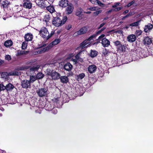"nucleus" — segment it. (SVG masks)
Wrapping results in <instances>:
<instances>
[{"instance_id":"nucleus-1","label":"nucleus","mask_w":153,"mask_h":153,"mask_svg":"<svg viewBox=\"0 0 153 153\" xmlns=\"http://www.w3.org/2000/svg\"><path fill=\"white\" fill-rule=\"evenodd\" d=\"M60 42V40L59 39H55L47 47L41 48L39 50L37 51V53H44L47 51L51 48L53 46L57 45Z\"/></svg>"},{"instance_id":"nucleus-2","label":"nucleus","mask_w":153,"mask_h":153,"mask_svg":"<svg viewBox=\"0 0 153 153\" xmlns=\"http://www.w3.org/2000/svg\"><path fill=\"white\" fill-rule=\"evenodd\" d=\"M67 19V16L64 17L62 20L59 17H54L52 20V24L54 26L58 27L64 24Z\"/></svg>"},{"instance_id":"nucleus-3","label":"nucleus","mask_w":153,"mask_h":153,"mask_svg":"<svg viewBox=\"0 0 153 153\" xmlns=\"http://www.w3.org/2000/svg\"><path fill=\"white\" fill-rule=\"evenodd\" d=\"M46 74L50 76L53 80H57L60 78V75L59 74L53 70L48 69L46 70Z\"/></svg>"},{"instance_id":"nucleus-4","label":"nucleus","mask_w":153,"mask_h":153,"mask_svg":"<svg viewBox=\"0 0 153 153\" xmlns=\"http://www.w3.org/2000/svg\"><path fill=\"white\" fill-rule=\"evenodd\" d=\"M95 36V35H93L90 37L88 39L85 40L80 45V47L82 48L89 47L90 46L92 43L93 38Z\"/></svg>"},{"instance_id":"nucleus-5","label":"nucleus","mask_w":153,"mask_h":153,"mask_svg":"<svg viewBox=\"0 0 153 153\" xmlns=\"http://www.w3.org/2000/svg\"><path fill=\"white\" fill-rule=\"evenodd\" d=\"M105 36V35L102 34L99 37L98 40L100 42L102 41V44L104 47H107L110 45V42L108 39L104 38Z\"/></svg>"},{"instance_id":"nucleus-6","label":"nucleus","mask_w":153,"mask_h":153,"mask_svg":"<svg viewBox=\"0 0 153 153\" xmlns=\"http://www.w3.org/2000/svg\"><path fill=\"white\" fill-rule=\"evenodd\" d=\"M137 56L140 58H143L146 57L147 56L145 50L141 48H138L135 51Z\"/></svg>"},{"instance_id":"nucleus-7","label":"nucleus","mask_w":153,"mask_h":153,"mask_svg":"<svg viewBox=\"0 0 153 153\" xmlns=\"http://www.w3.org/2000/svg\"><path fill=\"white\" fill-rule=\"evenodd\" d=\"M39 34L42 37L47 39V37L48 36V32L47 28L42 27L39 31Z\"/></svg>"},{"instance_id":"nucleus-8","label":"nucleus","mask_w":153,"mask_h":153,"mask_svg":"<svg viewBox=\"0 0 153 153\" xmlns=\"http://www.w3.org/2000/svg\"><path fill=\"white\" fill-rule=\"evenodd\" d=\"M85 13L83 10L80 7L77 8L75 12V15L78 17L80 19L85 18L84 13Z\"/></svg>"},{"instance_id":"nucleus-9","label":"nucleus","mask_w":153,"mask_h":153,"mask_svg":"<svg viewBox=\"0 0 153 153\" xmlns=\"http://www.w3.org/2000/svg\"><path fill=\"white\" fill-rule=\"evenodd\" d=\"M47 89L45 88L39 89L37 91L38 95L40 97L45 96L47 94Z\"/></svg>"},{"instance_id":"nucleus-10","label":"nucleus","mask_w":153,"mask_h":153,"mask_svg":"<svg viewBox=\"0 0 153 153\" xmlns=\"http://www.w3.org/2000/svg\"><path fill=\"white\" fill-rule=\"evenodd\" d=\"M79 53L77 54L75 56V59H73V57L74 55L73 53L70 54L66 58L67 60L72 61L74 62L75 64H76L77 62V60L79 58Z\"/></svg>"},{"instance_id":"nucleus-11","label":"nucleus","mask_w":153,"mask_h":153,"mask_svg":"<svg viewBox=\"0 0 153 153\" xmlns=\"http://www.w3.org/2000/svg\"><path fill=\"white\" fill-rule=\"evenodd\" d=\"M23 6L27 9H30L32 7V4L29 0H22Z\"/></svg>"},{"instance_id":"nucleus-12","label":"nucleus","mask_w":153,"mask_h":153,"mask_svg":"<svg viewBox=\"0 0 153 153\" xmlns=\"http://www.w3.org/2000/svg\"><path fill=\"white\" fill-rule=\"evenodd\" d=\"M21 86L24 88H27L30 87V83L29 81L24 80L21 82Z\"/></svg>"},{"instance_id":"nucleus-13","label":"nucleus","mask_w":153,"mask_h":153,"mask_svg":"<svg viewBox=\"0 0 153 153\" xmlns=\"http://www.w3.org/2000/svg\"><path fill=\"white\" fill-rule=\"evenodd\" d=\"M74 10V6L72 4H69L68 5L66 9V12L67 14H69L71 13Z\"/></svg>"},{"instance_id":"nucleus-14","label":"nucleus","mask_w":153,"mask_h":153,"mask_svg":"<svg viewBox=\"0 0 153 153\" xmlns=\"http://www.w3.org/2000/svg\"><path fill=\"white\" fill-rule=\"evenodd\" d=\"M87 31V28L85 27H83L80 29L79 31L75 33L77 35H80L85 33Z\"/></svg>"},{"instance_id":"nucleus-15","label":"nucleus","mask_w":153,"mask_h":153,"mask_svg":"<svg viewBox=\"0 0 153 153\" xmlns=\"http://www.w3.org/2000/svg\"><path fill=\"white\" fill-rule=\"evenodd\" d=\"M97 69L96 66L94 65H91L89 66L88 68V71L90 73L94 72Z\"/></svg>"},{"instance_id":"nucleus-16","label":"nucleus","mask_w":153,"mask_h":153,"mask_svg":"<svg viewBox=\"0 0 153 153\" xmlns=\"http://www.w3.org/2000/svg\"><path fill=\"white\" fill-rule=\"evenodd\" d=\"M136 39V36L134 34L129 35L127 38V41L130 42H132L135 41Z\"/></svg>"},{"instance_id":"nucleus-17","label":"nucleus","mask_w":153,"mask_h":153,"mask_svg":"<svg viewBox=\"0 0 153 153\" xmlns=\"http://www.w3.org/2000/svg\"><path fill=\"white\" fill-rule=\"evenodd\" d=\"M143 42L146 45H149L152 42V39L148 37H146L144 39Z\"/></svg>"},{"instance_id":"nucleus-18","label":"nucleus","mask_w":153,"mask_h":153,"mask_svg":"<svg viewBox=\"0 0 153 153\" xmlns=\"http://www.w3.org/2000/svg\"><path fill=\"white\" fill-rule=\"evenodd\" d=\"M59 6L62 7H65L68 5V0H61L59 1Z\"/></svg>"},{"instance_id":"nucleus-19","label":"nucleus","mask_w":153,"mask_h":153,"mask_svg":"<svg viewBox=\"0 0 153 153\" xmlns=\"http://www.w3.org/2000/svg\"><path fill=\"white\" fill-rule=\"evenodd\" d=\"M65 69L68 71H70L72 68V65L69 62H68L64 66Z\"/></svg>"},{"instance_id":"nucleus-20","label":"nucleus","mask_w":153,"mask_h":153,"mask_svg":"<svg viewBox=\"0 0 153 153\" xmlns=\"http://www.w3.org/2000/svg\"><path fill=\"white\" fill-rule=\"evenodd\" d=\"M153 28V25L152 24H149L148 25L145 26L144 28V31L146 32H149Z\"/></svg>"},{"instance_id":"nucleus-21","label":"nucleus","mask_w":153,"mask_h":153,"mask_svg":"<svg viewBox=\"0 0 153 153\" xmlns=\"http://www.w3.org/2000/svg\"><path fill=\"white\" fill-rule=\"evenodd\" d=\"M33 35L30 33H27L25 35V38L26 41H31L33 39Z\"/></svg>"},{"instance_id":"nucleus-22","label":"nucleus","mask_w":153,"mask_h":153,"mask_svg":"<svg viewBox=\"0 0 153 153\" xmlns=\"http://www.w3.org/2000/svg\"><path fill=\"white\" fill-rule=\"evenodd\" d=\"M61 82L65 83H66L68 81V79L66 76H62L60 78Z\"/></svg>"},{"instance_id":"nucleus-23","label":"nucleus","mask_w":153,"mask_h":153,"mask_svg":"<svg viewBox=\"0 0 153 153\" xmlns=\"http://www.w3.org/2000/svg\"><path fill=\"white\" fill-rule=\"evenodd\" d=\"M14 88V86L11 84L9 83L6 86V89L7 91L12 90Z\"/></svg>"},{"instance_id":"nucleus-24","label":"nucleus","mask_w":153,"mask_h":153,"mask_svg":"<svg viewBox=\"0 0 153 153\" xmlns=\"http://www.w3.org/2000/svg\"><path fill=\"white\" fill-rule=\"evenodd\" d=\"M13 42L12 41L8 40L6 41L4 43V46L7 47H9L12 45Z\"/></svg>"},{"instance_id":"nucleus-25","label":"nucleus","mask_w":153,"mask_h":153,"mask_svg":"<svg viewBox=\"0 0 153 153\" xmlns=\"http://www.w3.org/2000/svg\"><path fill=\"white\" fill-rule=\"evenodd\" d=\"M9 4V2L7 0L3 1L1 3V7H3V8L7 7L8 5Z\"/></svg>"},{"instance_id":"nucleus-26","label":"nucleus","mask_w":153,"mask_h":153,"mask_svg":"<svg viewBox=\"0 0 153 153\" xmlns=\"http://www.w3.org/2000/svg\"><path fill=\"white\" fill-rule=\"evenodd\" d=\"M47 10L50 13H52L55 11V9L52 6H50L47 7Z\"/></svg>"},{"instance_id":"nucleus-27","label":"nucleus","mask_w":153,"mask_h":153,"mask_svg":"<svg viewBox=\"0 0 153 153\" xmlns=\"http://www.w3.org/2000/svg\"><path fill=\"white\" fill-rule=\"evenodd\" d=\"M97 54V52L96 51L91 50V51L90 55L91 57H94L96 56Z\"/></svg>"},{"instance_id":"nucleus-28","label":"nucleus","mask_w":153,"mask_h":153,"mask_svg":"<svg viewBox=\"0 0 153 153\" xmlns=\"http://www.w3.org/2000/svg\"><path fill=\"white\" fill-rule=\"evenodd\" d=\"M117 48L119 51L122 52H125L126 50V47L124 45H121L119 47H117Z\"/></svg>"},{"instance_id":"nucleus-29","label":"nucleus","mask_w":153,"mask_h":153,"mask_svg":"<svg viewBox=\"0 0 153 153\" xmlns=\"http://www.w3.org/2000/svg\"><path fill=\"white\" fill-rule=\"evenodd\" d=\"M40 67V66L39 65H38L36 66H33L30 68V71H37L39 68Z\"/></svg>"},{"instance_id":"nucleus-30","label":"nucleus","mask_w":153,"mask_h":153,"mask_svg":"<svg viewBox=\"0 0 153 153\" xmlns=\"http://www.w3.org/2000/svg\"><path fill=\"white\" fill-rule=\"evenodd\" d=\"M19 73L16 71H11L8 74L9 76H17L19 74Z\"/></svg>"},{"instance_id":"nucleus-31","label":"nucleus","mask_w":153,"mask_h":153,"mask_svg":"<svg viewBox=\"0 0 153 153\" xmlns=\"http://www.w3.org/2000/svg\"><path fill=\"white\" fill-rule=\"evenodd\" d=\"M44 76V75L42 73H39L37 75L36 77L37 79H40L42 78Z\"/></svg>"},{"instance_id":"nucleus-32","label":"nucleus","mask_w":153,"mask_h":153,"mask_svg":"<svg viewBox=\"0 0 153 153\" xmlns=\"http://www.w3.org/2000/svg\"><path fill=\"white\" fill-rule=\"evenodd\" d=\"M85 76V74L84 73H81L77 76V79L78 81L83 79Z\"/></svg>"},{"instance_id":"nucleus-33","label":"nucleus","mask_w":153,"mask_h":153,"mask_svg":"<svg viewBox=\"0 0 153 153\" xmlns=\"http://www.w3.org/2000/svg\"><path fill=\"white\" fill-rule=\"evenodd\" d=\"M37 78L36 76H30V82H33L35 81L37 79Z\"/></svg>"},{"instance_id":"nucleus-34","label":"nucleus","mask_w":153,"mask_h":153,"mask_svg":"<svg viewBox=\"0 0 153 153\" xmlns=\"http://www.w3.org/2000/svg\"><path fill=\"white\" fill-rule=\"evenodd\" d=\"M50 19V16L48 15L45 16L43 20L47 23L49 21Z\"/></svg>"},{"instance_id":"nucleus-35","label":"nucleus","mask_w":153,"mask_h":153,"mask_svg":"<svg viewBox=\"0 0 153 153\" xmlns=\"http://www.w3.org/2000/svg\"><path fill=\"white\" fill-rule=\"evenodd\" d=\"M27 46V43L26 42H23L22 45V48L23 49H26Z\"/></svg>"},{"instance_id":"nucleus-36","label":"nucleus","mask_w":153,"mask_h":153,"mask_svg":"<svg viewBox=\"0 0 153 153\" xmlns=\"http://www.w3.org/2000/svg\"><path fill=\"white\" fill-rule=\"evenodd\" d=\"M139 21H138L134 23H132L130 25V26H137L138 25V24Z\"/></svg>"},{"instance_id":"nucleus-37","label":"nucleus","mask_w":153,"mask_h":153,"mask_svg":"<svg viewBox=\"0 0 153 153\" xmlns=\"http://www.w3.org/2000/svg\"><path fill=\"white\" fill-rule=\"evenodd\" d=\"M6 89V86H4L2 84H0V91H3Z\"/></svg>"},{"instance_id":"nucleus-38","label":"nucleus","mask_w":153,"mask_h":153,"mask_svg":"<svg viewBox=\"0 0 153 153\" xmlns=\"http://www.w3.org/2000/svg\"><path fill=\"white\" fill-rule=\"evenodd\" d=\"M142 33V32L141 30H137L136 31L135 34L137 36H139L141 35Z\"/></svg>"},{"instance_id":"nucleus-39","label":"nucleus","mask_w":153,"mask_h":153,"mask_svg":"<svg viewBox=\"0 0 153 153\" xmlns=\"http://www.w3.org/2000/svg\"><path fill=\"white\" fill-rule=\"evenodd\" d=\"M114 43L115 45L117 46V47H119L121 45L120 42L118 41L114 42Z\"/></svg>"},{"instance_id":"nucleus-40","label":"nucleus","mask_w":153,"mask_h":153,"mask_svg":"<svg viewBox=\"0 0 153 153\" xmlns=\"http://www.w3.org/2000/svg\"><path fill=\"white\" fill-rule=\"evenodd\" d=\"M54 33V31H52L51 32L50 34H49V33H48V36L47 37V40L50 38L53 35Z\"/></svg>"},{"instance_id":"nucleus-41","label":"nucleus","mask_w":153,"mask_h":153,"mask_svg":"<svg viewBox=\"0 0 153 153\" xmlns=\"http://www.w3.org/2000/svg\"><path fill=\"white\" fill-rule=\"evenodd\" d=\"M96 3L98 4V5L100 6L103 7L105 6V5L102 3L100 1L97 0Z\"/></svg>"},{"instance_id":"nucleus-42","label":"nucleus","mask_w":153,"mask_h":153,"mask_svg":"<svg viewBox=\"0 0 153 153\" xmlns=\"http://www.w3.org/2000/svg\"><path fill=\"white\" fill-rule=\"evenodd\" d=\"M120 4V2L116 3H114V5L112 6V7L115 8L116 7H117L118 6H119Z\"/></svg>"},{"instance_id":"nucleus-43","label":"nucleus","mask_w":153,"mask_h":153,"mask_svg":"<svg viewBox=\"0 0 153 153\" xmlns=\"http://www.w3.org/2000/svg\"><path fill=\"white\" fill-rule=\"evenodd\" d=\"M122 8V7H117L113 9V10L115 11H118L121 10Z\"/></svg>"},{"instance_id":"nucleus-44","label":"nucleus","mask_w":153,"mask_h":153,"mask_svg":"<svg viewBox=\"0 0 153 153\" xmlns=\"http://www.w3.org/2000/svg\"><path fill=\"white\" fill-rule=\"evenodd\" d=\"M102 12V10H101L96 11L94 13V14L95 15H97L99 14L100 13Z\"/></svg>"},{"instance_id":"nucleus-45","label":"nucleus","mask_w":153,"mask_h":153,"mask_svg":"<svg viewBox=\"0 0 153 153\" xmlns=\"http://www.w3.org/2000/svg\"><path fill=\"white\" fill-rule=\"evenodd\" d=\"M87 10H89L91 11H95L96 10V7H91L87 8Z\"/></svg>"},{"instance_id":"nucleus-46","label":"nucleus","mask_w":153,"mask_h":153,"mask_svg":"<svg viewBox=\"0 0 153 153\" xmlns=\"http://www.w3.org/2000/svg\"><path fill=\"white\" fill-rule=\"evenodd\" d=\"M28 53V52L27 51H20L19 52V54H25L26 53Z\"/></svg>"},{"instance_id":"nucleus-47","label":"nucleus","mask_w":153,"mask_h":153,"mask_svg":"<svg viewBox=\"0 0 153 153\" xmlns=\"http://www.w3.org/2000/svg\"><path fill=\"white\" fill-rule=\"evenodd\" d=\"M52 112L53 114H56L57 113V111L56 109L54 108L52 109Z\"/></svg>"},{"instance_id":"nucleus-48","label":"nucleus","mask_w":153,"mask_h":153,"mask_svg":"<svg viewBox=\"0 0 153 153\" xmlns=\"http://www.w3.org/2000/svg\"><path fill=\"white\" fill-rule=\"evenodd\" d=\"M105 28V27H103L102 28L101 30L98 31L97 33V34H99L101 33L102 31L104 30Z\"/></svg>"},{"instance_id":"nucleus-49","label":"nucleus","mask_w":153,"mask_h":153,"mask_svg":"<svg viewBox=\"0 0 153 153\" xmlns=\"http://www.w3.org/2000/svg\"><path fill=\"white\" fill-rule=\"evenodd\" d=\"M134 2V1H132L130 2L127 5L128 7H129L131 6L132 4H133Z\"/></svg>"},{"instance_id":"nucleus-50","label":"nucleus","mask_w":153,"mask_h":153,"mask_svg":"<svg viewBox=\"0 0 153 153\" xmlns=\"http://www.w3.org/2000/svg\"><path fill=\"white\" fill-rule=\"evenodd\" d=\"M5 59L8 60H9L11 59L10 56L9 55H6L5 56Z\"/></svg>"},{"instance_id":"nucleus-51","label":"nucleus","mask_w":153,"mask_h":153,"mask_svg":"<svg viewBox=\"0 0 153 153\" xmlns=\"http://www.w3.org/2000/svg\"><path fill=\"white\" fill-rule=\"evenodd\" d=\"M106 24V22H103L102 24H101L98 28V29H99L102 27L104 25Z\"/></svg>"},{"instance_id":"nucleus-52","label":"nucleus","mask_w":153,"mask_h":153,"mask_svg":"<svg viewBox=\"0 0 153 153\" xmlns=\"http://www.w3.org/2000/svg\"><path fill=\"white\" fill-rule=\"evenodd\" d=\"M93 4H96V3L97 0H89Z\"/></svg>"},{"instance_id":"nucleus-53","label":"nucleus","mask_w":153,"mask_h":153,"mask_svg":"<svg viewBox=\"0 0 153 153\" xmlns=\"http://www.w3.org/2000/svg\"><path fill=\"white\" fill-rule=\"evenodd\" d=\"M71 25H68L66 28L67 30H68L70 29L71 28Z\"/></svg>"},{"instance_id":"nucleus-54","label":"nucleus","mask_w":153,"mask_h":153,"mask_svg":"<svg viewBox=\"0 0 153 153\" xmlns=\"http://www.w3.org/2000/svg\"><path fill=\"white\" fill-rule=\"evenodd\" d=\"M103 53L104 55H107L108 54V53L107 52L106 50H104L103 51Z\"/></svg>"},{"instance_id":"nucleus-55","label":"nucleus","mask_w":153,"mask_h":153,"mask_svg":"<svg viewBox=\"0 0 153 153\" xmlns=\"http://www.w3.org/2000/svg\"><path fill=\"white\" fill-rule=\"evenodd\" d=\"M113 11H114L113 9H112L107 11V13H109Z\"/></svg>"},{"instance_id":"nucleus-56","label":"nucleus","mask_w":153,"mask_h":153,"mask_svg":"<svg viewBox=\"0 0 153 153\" xmlns=\"http://www.w3.org/2000/svg\"><path fill=\"white\" fill-rule=\"evenodd\" d=\"M128 10H125V11H124V12H123V14H125L127 13H128Z\"/></svg>"},{"instance_id":"nucleus-57","label":"nucleus","mask_w":153,"mask_h":153,"mask_svg":"<svg viewBox=\"0 0 153 153\" xmlns=\"http://www.w3.org/2000/svg\"><path fill=\"white\" fill-rule=\"evenodd\" d=\"M27 68H24V67H22V68H20L19 70H24L25 69H26Z\"/></svg>"},{"instance_id":"nucleus-58","label":"nucleus","mask_w":153,"mask_h":153,"mask_svg":"<svg viewBox=\"0 0 153 153\" xmlns=\"http://www.w3.org/2000/svg\"><path fill=\"white\" fill-rule=\"evenodd\" d=\"M0 152L2 153H5V152H4V150L0 149Z\"/></svg>"},{"instance_id":"nucleus-59","label":"nucleus","mask_w":153,"mask_h":153,"mask_svg":"<svg viewBox=\"0 0 153 153\" xmlns=\"http://www.w3.org/2000/svg\"><path fill=\"white\" fill-rule=\"evenodd\" d=\"M91 13V11H88L86 12H85V13L86 14H90Z\"/></svg>"},{"instance_id":"nucleus-60","label":"nucleus","mask_w":153,"mask_h":153,"mask_svg":"<svg viewBox=\"0 0 153 153\" xmlns=\"http://www.w3.org/2000/svg\"><path fill=\"white\" fill-rule=\"evenodd\" d=\"M0 110H1L2 111H4V108L2 107L0 108Z\"/></svg>"},{"instance_id":"nucleus-61","label":"nucleus","mask_w":153,"mask_h":153,"mask_svg":"<svg viewBox=\"0 0 153 153\" xmlns=\"http://www.w3.org/2000/svg\"><path fill=\"white\" fill-rule=\"evenodd\" d=\"M86 85H87V88L88 87H89L90 86V84L89 83H88Z\"/></svg>"},{"instance_id":"nucleus-62","label":"nucleus","mask_w":153,"mask_h":153,"mask_svg":"<svg viewBox=\"0 0 153 153\" xmlns=\"http://www.w3.org/2000/svg\"><path fill=\"white\" fill-rule=\"evenodd\" d=\"M108 19V17H106V18H105L104 19V20H105L107 19Z\"/></svg>"},{"instance_id":"nucleus-63","label":"nucleus","mask_w":153,"mask_h":153,"mask_svg":"<svg viewBox=\"0 0 153 153\" xmlns=\"http://www.w3.org/2000/svg\"><path fill=\"white\" fill-rule=\"evenodd\" d=\"M2 62L0 61V66L2 64Z\"/></svg>"},{"instance_id":"nucleus-64","label":"nucleus","mask_w":153,"mask_h":153,"mask_svg":"<svg viewBox=\"0 0 153 153\" xmlns=\"http://www.w3.org/2000/svg\"><path fill=\"white\" fill-rule=\"evenodd\" d=\"M129 14H128V15H126V16L125 17V18L127 17H128V16H129Z\"/></svg>"}]
</instances>
